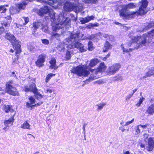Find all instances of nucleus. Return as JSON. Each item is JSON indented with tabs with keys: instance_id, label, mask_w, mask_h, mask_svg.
Segmentation results:
<instances>
[{
	"instance_id": "obj_4",
	"label": "nucleus",
	"mask_w": 154,
	"mask_h": 154,
	"mask_svg": "<svg viewBox=\"0 0 154 154\" xmlns=\"http://www.w3.org/2000/svg\"><path fill=\"white\" fill-rule=\"evenodd\" d=\"M71 72L79 76L84 77L87 76L90 74L89 71L80 66L73 67L71 70Z\"/></svg>"
},
{
	"instance_id": "obj_20",
	"label": "nucleus",
	"mask_w": 154,
	"mask_h": 154,
	"mask_svg": "<svg viewBox=\"0 0 154 154\" xmlns=\"http://www.w3.org/2000/svg\"><path fill=\"white\" fill-rule=\"evenodd\" d=\"M146 112L150 115L154 114V104H152L149 106Z\"/></svg>"
},
{
	"instance_id": "obj_59",
	"label": "nucleus",
	"mask_w": 154,
	"mask_h": 154,
	"mask_svg": "<svg viewBox=\"0 0 154 154\" xmlns=\"http://www.w3.org/2000/svg\"><path fill=\"white\" fill-rule=\"evenodd\" d=\"M140 146L141 148H144L145 145L143 143H141L140 144Z\"/></svg>"
},
{
	"instance_id": "obj_27",
	"label": "nucleus",
	"mask_w": 154,
	"mask_h": 154,
	"mask_svg": "<svg viewBox=\"0 0 154 154\" xmlns=\"http://www.w3.org/2000/svg\"><path fill=\"white\" fill-rule=\"evenodd\" d=\"M30 125L29 124L26 122H24L23 124L21 125V128L24 129H30Z\"/></svg>"
},
{
	"instance_id": "obj_6",
	"label": "nucleus",
	"mask_w": 154,
	"mask_h": 154,
	"mask_svg": "<svg viewBox=\"0 0 154 154\" xmlns=\"http://www.w3.org/2000/svg\"><path fill=\"white\" fill-rule=\"evenodd\" d=\"M140 3V6L139 10V14L141 15L146 14L147 12L146 8L148 5L147 0H142Z\"/></svg>"
},
{
	"instance_id": "obj_10",
	"label": "nucleus",
	"mask_w": 154,
	"mask_h": 154,
	"mask_svg": "<svg viewBox=\"0 0 154 154\" xmlns=\"http://www.w3.org/2000/svg\"><path fill=\"white\" fill-rule=\"evenodd\" d=\"M8 94L11 95L15 96L17 95L18 93L17 89L13 86H8L6 88Z\"/></svg>"
},
{
	"instance_id": "obj_3",
	"label": "nucleus",
	"mask_w": 154,
	"mask_h": 154,
	"mask_svg": "<svg viewBox=\"0 0 154 154\" xmlns=\"http://www.w3.org/2000/svg\"><path fill=\"white\" fill-rule=\"evenodd\" d=\"M5 37L12 44L14 49L16 51L15 52L16 54L20 53L21 52L20 42L16 40L14 35L9 33H7Z\"/></svg>"
},
{
	"instance_id": "obj_8",
	"label": "nucleus",
	"mask_w": 154,
	"mask_h": 154,
	"mask_svg": "<svg viewBox=\"0 0 154 154\" xmlns=\"http://www.w3.org/2000/svg\"><path fill=\"white\" fill-rule=\"evenodd\" d=\"M120 67V65L119 63L114 64L109 67L108 69L109 72L110 74H113L118 71Z\"/></svg>"
},
{
	"instance_id": "obj_56",
	"label": "nucleus",
	"mask_w": 154,
	"mask_h": 154,
	"mask_svg": "<svg viewBox=\"0 0 154 154\" xmlns=\"http://www.w3.org/2000/svg\"><path fill=\"white\" fill-rule=\"evenodd\" d=\"M103 82V81L102 80H99L96 81V82L97 83L100 84H101Z\"/></svg>"
},
{
	"instance_id": "obj_42",
	"label": "nucleus",
	"mask_w": 154,
	"mask_h": 154,
	"mask_svg": "<svg viewBox=\"0 0 154 154\" xmlns=\"http://www.w3.org/2000/svg\"><path fill=\"white\" fill-rule=\"evenodd\" d=\"M144 100V98L143 97H142L140 98V100H139L138 102L136 104V106L138 107L140 106L141 104L143 102Z\"/></svg>"
},
{
	"instance_id": "obj_11",
	"label": "nucleus",
	"mask_w": 154,
	"mask_h": 154,
	"mask_svg": "<svg viewBox=\"0 0 154 154\" xmlns=\"http://www.w3.org/2000/svg\"><path fill=\"white\" fill-rule=\"evenodd\" d=\"M153 36H154V29L151 30V32H148L147 34V36H146L145 38H142V41L140 43V45H144L146 42V40H147V38H149L151 39H152L151 38H152Z\"/></svg>"
},
{
	"instance_id": "obj_54",
	"label": "nucleus",
	"mask_w": 154,
	"mask_h": 154,
	"mask_svg": "<svg viewBox=\"0 0 154 154\" xmlns=\"http://www.w3.org/2000/svg\"><path fill=\"white\" fill-rule=\"evenodd\" d=\"M133 94H130L129 95L126 97V99H129L133 96Z\"/></svg>"
},
{
	"instance_id": "obj_30",
	"label": "nucleus",
	"mask_w": 154,
	"mask_h": 154,
	"mask_svg": "<svg viewBox=\"0 0 154 154\" xmlns=\"http://www.w3.org/2000/svg\"><path fill=\"white\" fill-rule=\"evenodd\" d=\"M136 4L135 3H130L128 5H124V6L126 7V8L128 9H132L134 8L136 6Z\"/></svg>"
},
{
	"instance_id": "obj_49",
	"label": "nucleus",
	"mask_w": 154,
	"mask_h": 154,
	"mask_svg": "<svg viewBox=\"0 0 154 154\" xmlns=\"http://www.w3.org/2000/svg\"><path fill=\"white\" fill-rule=\"evenodd\" d=\"M148 124H146L144 125H139V126H140V127H141L142 128L145 129L147 128L148 126H149Z\"/></svg>"
},
{
	"instance_id": "obj_62",
	"label": "nucleus",
	"mask_w": 154,
	"mask_h": 154,
	"mask_svg": "<svg viewBox=\"0 0 154 154\" xmlns=\"http://www.w3.org/2000/svg\"><path fill=\"white\" fill-rule=\"evenodd\" d=\"M27 136H30L31 137H33L34 138V139L35 138V137L34 136H33V135H32V134H27Z\"/></svg>"
},
{
	"instance_id": "obj_61",
	"label": "nucleus",
	"mask_w": 154,
	"mask_h": 154,
	"mask_svg": "<svg viewBox=\"0 0 154 154\" xmlns=\"http://www.w3.org/2000/svg\"><path fill=\"white\" fill-rule=\"evenodd\" d=\"M86 125V124H84L83 125L82 128H83V131L85 130V127Z\"/></svg>"
},
{
	"instance_id": "obj_37",
	"label": "nucleus",
	"mask_w": 154,
	"mask_h": 154,
	"mask_svg": "<svg viewBox=\"0 0 154 154\" xmlns=\"http://www.w3.org/2000/svg\"><path fill=\"white\" fill-rule=\"evenodd\" d=\"M60 34L57 33H54L52 35V38H55L57 40H59V37H60Z\"/></svg>"
},
{
	"instance_id": "obj_45",
	"label": "nucleus",
	"mask_w": 154,
	"mask_h": 154,
	"mask_svg": "<svg viewBox=\"0 0 154 154\" xmlns=\"http://www.w3.org/2000/svg\"><path fill=\"white\" fill-rule=\"evenodd\" d=\"M98 35L100 36H101V37L102 36V37H104L105 38H107L108 36V35L107 34H105L101 33L100 32L98 33Z\"/></svg>"
},
{
	"instance_id": "obj_57",
	"label": "nucleus",
	"mask_w": 154,
	"mask_h": 154,
	"mask_svg": "<svg viewBox=\"0 0 154 154\" xmlns=\"http://www.w3.org/2000/svg\"><path fill=\"white\" fill-rule=\"evenodd\" d=\"M28 49H29L30 51H33V47L32 46H31L30 47H28Z\"/></svg>"
},
{
	"instance_id": "obj_46",
	"label": "nucleus",
	"mask_w": 154,
	"mask_h": 154,
	"mask_svg": "<svg viewBox=\"0 0 154 154\" xmlns=\"http://www.w3.org/2000/svg\"><path fill=\"white\" fill-rule=\"evenodd\" d=\"M42 42L45 45H48L49 43V41L46 39H42Z\"/></svg>"
},
{
	"instance_id": "obj_23",
	"label": "nucleus",
	"mask_w": 154,
	"mask_h": 154,
	"mask_svg": "<svg viewBox=\"0 0 154 154\" xmlns=\"http://www.w3.org/2000/svg\"><path fill=\"white\" fill-rule=\"evenodd\" d=\"M154 73V67H152L151 68V70H150L148 72L146 75L140 78V79H143L146 78L147 77L150 76L152 75H153Z\"/></svg>"
},
{
	"instance_id": "obj_7",
	"label": "nucleus",
	"mask_w": 154,
	"mask_h": 154,
	"mask_svg": "<svg viewBox=\"0 0 154 154\" xmlns=\"http://www.w3.org/2000/svg\"><path fill=\"white\" fill-rule=\"evenodd\" d=\"M29 100L30 103L27 102L26 103V106L28 108L31 107V109H32V106H39L43 103L42 102H40L34 105L35 103V100L34 98L32 96L30 97L29 98Z\"/></svg>"
},
{
	"instance_id": "obj_29",
	"label": "nucleus",
	"mask_w": 154,
	"mask_h": 154,
	"mask_svg": "<svg viewBox=\"0 0 154 154\" xmlns=\"http://www.w3.org/2000/svg\"><path fill=\"white\" fill-rule=\"evenodd\" d=\"M34 94L35 97L37 100H40L43 98L44 96L41 94L38 91L34 93Z\"/></svg>"
},
{
	"instance_id": "obj_2",
	"label": "nucleus",
	"mask_w": 154,
	"mask_h": 154,
	"mask_svg": "<svg viewBox=\"0 0 154 154\" xmlns=\"http://www.w3.org/2000/svg\"><path fill=\"white\" fill-rule=\"evenodd\" d=\"M78 35L76 33H72L69 38L66 39V42H64L65 45L63 48L66 47L68 48L71 49L75 47L79 49L81 52H84L87 51L83 44L78 42Z\"/></svg>"
},
{
	"instance_id": "obj_38",
	"label": "nucleus",
	"mask_w": 154,
	"mask_h": 154,
	"mask_svg": "<svg viewBox=\"0 0 154 154\" xmlns=\"http://www.w3.org/2000/svg\"><path fill=\"white\" fill-rule=\"evenodd\" d=\"M106 104L104 103H102L98 105H97V106L98 107L97 109L99 110H101L102 109L103 107L105 106Z\"/></svg>"
},
{
	"instance_id": "obj_47",
	"label": "nucleus",
	"mask_w": 154,
	"mask_h": 154,
	"mask_svg": "<svg viewBox=\"0 0 154 154\" xmlns=\"http://www.w3.org/2000/svg\"><path fill=\"white\" fill-rule=\"evenodd\" d=\"M66 57L67 60H69L71 57V54L69 51H67L66 52Z\"/></svg>"
},
{
	"instance_id": "obj_17",
	"label": "nucleus",
	"mask_w": 154,
	"mask_h": 154,
	"mask_svg": "<svg viewBox=\"0 0 154 154\" xmlns=\"http://www.w3.org/2000/svg\"><path fill=\"white\" fill-rule=\"evenodd\" d=\"M154 147V139L153 138H149L148 139L147 150L149 151H151L152 150Z\"/></svg>"
},
{
	"instance_id": "obj_40",
	"label": "nucleus",
	"mask_w": 154,
	"mask_h": 154,
	"mask_svg": "<svg viewBox=\"0 0 154 154\" xmlns=\"http://www.w3.org/2000/svg\"><path fill=\"white\" fill-rule=\"evenodd\" d=\"M22 19L24 21V23H23V26L26 24L29 21V19L28 17H23Z\"/></svg>"
},
{
	"instance_id": "obj_12",
	"label": "nucleus",
	"mask_w": 154,
	"mask_h": 154,
	"mask_svg": "<svg viewBox=\"0 0 154 154\" xmlns=\"http://www.w3.org/2000/svg\"><path fill=\"white\" fill-rule=\"evenodd\" d=\"M119 15L121 17L127 18L130 15L127 11V9L124 5L122 6V9L119 11Z\"/></svg>"
},
{
	"instance_id": "obj_13",
	"label": "nucleus",
	"mask_w": 154,
	"mask_h": 154,
	"mask_svg": "<svg viewBox=\"0 0 154 154\" xmlns=\"http://www.w3.org/2000/svg\"><path fill=\"white\" fill-rule=\"evenodd\" d=\"M8 21L4 22L2 26V29H3V31H5V32H7L8 30V28L10 26L11 22V21H10V20H11V17H8Z\"/></svg>"
},
{
	"instance_id": "obj_51",
	"label": "nucleus",
	"mask_w": 154,
	"mask_h": 154,
	"mask_svg": "<svg viewBox=\"0 0 154 154\" xmlns=\"http://www.w3.org/2000/svg\"><path fill=\"white\" fill-rule=\"evenodd\" d=\"M94 79V78L92 76H91L89 77V79H88L86 80V83H87V82H88L90 81H91Z\"/></svg>"
},
{
	"instance_id": "obj_53",
	"label": "nucleus",
	"mask_w": 154,
	"mask_h": 154,
	"mask_svg": "<svg viewBox=\"0 0 154 154\" xmlns=\"http://www.w3.org/2000/svg\"><path fill=\"white\" fill-rule=\"evenodd\" d=\"M46 93H52V90L51 89H48L46 92H45Z\"/></svg>"
},
{
	"instance_id": "obj_52",
	"label": "nucleus",
	"mask_w": 154,
	"mask_h": 154,
	"mask_svg": "<svg viewBox=\"0 0 154 154\" xmlns=\"http://www.w3.org/2000/svg\"><path fill=\"white\" fill-rule=\"evenodd\" d=\"M143 136L144 137V138L145 140L146 141V139L148 138V136H149V135L148 134H147V133H145L143 134Z\"/></svg>"
},
{
	"instance_id": "obj_9",
	"label": "nucleus",
	"mask_w": 154,
	"mask_h": 154,
	"mask_svg": "<svg viewBox=\"0 0 154 154\" xmlns=\"http://www.w3.org/2000/svg\"><path fill=\"white\" fill-rule=\"evenodd\" d=\"M46 55L44 54H41L38 57V59L35 62L36 66L38 67H41L43 66V63L45 61V58Z\"/></svg>"
},
{
	"instance_id": "obj_5",
	"label": "nucleus",
	"mask_w": 154,
	"mask_h": 154,
	"mask_svg": "<svg viewBox=\"0 0 154 154\" xmlns=\"http://www.w3.org/2000/svg\"><path fill=\"white\" fill-rule=\"evenodd\" d=\"M141 41L142 37L140 36H134L133 37L131 40L128 43L127 45L128 46H127V47H130L132 45H133L134 43L135 44L137 43V45H138V42H139V45L137 47H135L134 48V49H138L143 45H140V43Z\"/></svg>"
},
{
	"instance_id": "obj_63",
	"label": "nucleus",
	"mask_w": 154,
	"mask_h": 154,
	"mask_svg": "<svg viewBox=\"0 0 154 154\" xmlns=\"http://www.w3.org/2000/svg\"><path fill=\"white\" fill-rule=\"evenodd\" d=\"M137 90V89H134L133 90V93H132V94H134V93H135V92Z\"/></svg>"
},
{
	"instance_id": "obj_44",
	"label": "nucleus",
	"mask_w": 154,
	"mask_h": 154,
	"mask_svg": "<svg viewBox=\"0 0 154 154\" xmlns=\"http://www.w3.org/2000/svg\"><path fill=\"white\" fill-rule=\"evenodd\" d=\"M42 30L43 31L47 33L48 32V28L46 26L43 27Z\"/></svg>"
},
{
	"instance_id": "obj_19",
	"label": "nucleus",
	"mask_w": 154,
	"mask_h": 154,
	"mask_svg": "<svg viewBox=\"0 0 154 154\" xmlns=\"http://www.w3.org/2000/svg\"><path fill=\"white\" fill-rule=\"evenodd\" d=\"M29 1H30V0H24L22 2L19 3L18 4L19 9L20 10L24 9Z\"/></svg>"
},
{
	"instance_id": "obj_1",
	"label": "nucleus",
	"mask_w": 154,
	"mask_h": 154,
	"mask_svg": "<svg viewBox=\"0 0 154 154\" xmlns=\"http://www.w3.org/2000/svg\"><path fill=\"white\" fill-rule=\"evenodd\" d=\"M38 13L40 16H42L44 14L48 13L51 22L54 23L52 25L53 31H57L64 27L68 28L71 24L70 18H65L63 13L60 14L57 19H55V13L52 10L50 9L48 6H45L43 8H41Z\"/></svg>"
},
{
	"instance_id": "obj_35",
	"label": "nucleus",
	"mask_w": 154,
	"mask_h": 154,
	"mask_svg": "<svg viewBox=\"0 0 154 154\" xmlns=\"http://www.w3.org/2000/svg\"><path fill=\"white\" fill-rule=\"evenodd\" d=\"M88 49L90 51H92L94 49V47L93 46V44L92 42L89 41L88 44Z\"/></svg>"
},
{
	"instance_id": "obj_43",
	"label": "nucleus",
	"mask_w": 154,
	"mask_h": 154,
	"mask_svg": "<svg viewBox=\"0 0 154 154\" xmlns=\"http://www.w3.org/2000/svg\"><path fill=\"white\" fill-rule=\"evenodd\" d=\"M140 127V126H139V125L136 126L135 127L136 132L137 134L139 133L140 132V130L139 128Z\"/></svg>"
},
{
	"instance_id": "obj_22",
	"label": "nucleus",
	"mask_w": 154,
	"mask_h": 154,
	"mask_svg": "<svg viewBox=\"0 0 154 154\" xmlns=\"http://www.w3.org/2000/svg\"><path fill=\"white\" fill-rule=\"evenodd\" d=\"M56 60L55 59H52L50 61V63L51 64L50 68L54 69H57L58 66H57L56 64Z\"/></svg>"
},
{
	"instance_id": "obj_58",
	"label": "nucleus",
	"mask_w": 154,
	"mask_h": 154,
	"mask_svg": "<svg viewBox=\"0 0 154 154\" xmlns=\"http://www.w3.org/2000/svg\"><path fill=\"white\" fill-rule=\"evenodd\" d=\"M119 129L122 132H124L125 130V129H124L122 127H120Z\"/></svg>"
},
{
	"instance_id": "obj_14",
	"label": "nucleus",
	"mask_w": 154,
	"mask_h": 154,
	"mask_svg": "<svg viewBox=\"0 0 154 154\" xmlns=\"http://www.w3.org/2000/svg\"><path fill=\"white\" fill-rule=\"evenodd\" d=\"M94 17L92 16H88V17L84 18L80 17L79 18V20L81 22V24H84L86 23L89 22L91 20H94Z\"/></svg>"
},
{
	"instance_id": "obj_39",
	"label": "nucleus",
	"mask_w": 154,
	"mask_h": 154,
	"mask_svg": "<svg viewBox=\"0 0 154 154\" xmlns=\"http://www.w3.org/2000/svg\"><path fill=\"white\" fill-rule=\"evenodd\" d=\"M55 75V74H53V73H50L48 74L46 78V82H48V80L50 79L51 78L54 76Z\"/></svg>"
},
{
	"instance_id": "obj_34",
	"label": "nucleus",
	"mask_w": 154,
	"mask_h": 154,
	"mask_svg": "<svg viewBox=\"0 0 154 154\" xmlns=\"http://www.w3.org/2000/svg\"><path fill=\"white\" fill-rule=\"evenodd\" d=\"M11 107L9 105H4V110L5 112H8L11 110Z\"/></svg>"
},
{
	"instance_id": "obj_36",
	"label": "nucleus",
	"mask_w": 154,
	"mask_h": 154,
	"mask_svg": "<svg viewBox=\"0 0 154 154\" xmlns=\"http://www.w3.org/2000/svg\"><path fill=\"white\" fill-rule=\"evenodd\" d=\"M123 77L122 76H118L114 77L113 78V80L114 81H120L122 80Z\"/></svg>"
},
{
	"instance_id": "obj_16",
	"label": "nucleus",
	"mask_w": 154,
	"mask_h": 154,
	"mask_svg": "<svg viewBox=\"0 0 154 154\" xmlns=\"http://www.w3.org/2000/svg\"><path fill=\"white\" fill-rule=\"evenodd\" d=\"M106 68V66L103 63H101L98 67L96 69L93 70V72L95 73V74H97L98 72H103L105 70Z\"/></svg>"
},
{
	"instance_id": "obj_31",
	"label": "nucleus",
	"mask_w": 154,
	"mask_h": 154,
	"mask_svg": "<svg viewBox=\"0 0 154 154\" xmlns=\"http://www.w3.org/2000/svg\"><path fill=\"white\" fill-rule=\"evenodd\" d=\"M83 2L85 4H94L97 3L98 0H83Z\"/></svg>"
},
{
	"instance_id": "obj_55",
	"label": "nucleus",
	"mask_w": 154,
	"mask_h": 154,
	"mask_svg": "<svg viewBox=\"0 0 154 154\" xmlns=\"http://www.w3.org/2000/svg\"><path fill=\"white\" fill-rule=\"evenodd\" d=\"M11 76L14 77V78H15L16 77V75L15 74V73L14 72H13L11 73Z\"/></svg>"
},
{
	"instance_id": "obj_41",
	"label": "nucleus",
	"mask_w": 154,
	"mask_h": 154,
	"mask_svg": "<svg viewBox=\"0 0 154 154\" xmlns=\"http://www.w3.org/2000/svg\"><path fill=\"white\" fill-rule=\"evenodd\" d=\"M7 10L6 8H5V6H0V12L2 13H5Z\"/></svg>"
},
{
	"instance_id": "obj_50",
	"label": "nucleus",
	"mask_w": 154,
	"mask_h": 154,
	"mask_svg": "<svg viewBox=\"0 0 154 154\" xmlns=\"http://www.w3.org/2000/svg\"><path fill=\"white\" fill-rule=\"evenodd\" d=\"M134 120V119H133L131 121H130L127 122H126V123L124 125L126 126V125H128L132 123L133 122Z\"/></svg>"
},
{
	"instance_id": "obj_32",
	"label": "nucleus",
	"mask_w": 154,
	"mask_h": 154,
	"mask_svg": "<svg viewBox=\"0 0 154 154\" xmlns=\"http://www.w3.org/2000/svg\"><path fill=\"white\" fill-rule=\"evenodd\" d=\"M121 47L123 50V52L124 53H127L129 52V51H132L134 50L133 48H129V49L125 48H124L123 44H122L121 45Z\"/></svg>"
},
{
	"instance_id": "obj_24",
	"label": "nucleus",
	"mask_w": 154,
	"mask_h": 154,
	"mask_svg": "<svg viewBox=\"0 0 154 154\" xmlns=\"http://www.w3.org/2000/svg\"><path fill=\"white\" fill-rule=\"evenodd\" d=\"M112 45L108 42H106L104 45V48L103 51L105 52L111 49L112 48Z\"/></svg>"
},
{
	"instance_id": "obj_18",
	"label": "nucleus",
	"mask_w": 154,
	"mask_h": 154,
	"mask_svg": "<svg viewBox=\"0 0 154 154\" xmlns=\"http://www.w3.org/2000/svg\"><path fill=\"white\" fill-rule=\"evenodd\" d=\"M73 6L70 3H66L64 6V9L66 11H70L73 9Z\"/></svg>"
},
{
	"instance_id": "obj_33",
	"label": "nucleus",
	"mask_w": 154,
	"mask_h": 154,
	"mask_svg": "<svg viewBox=\"0 0 154 154\" xmlns=\"http://www.w3.org/2000/svg\"><path fill=\"white\" fill-rule=\"evenodd\" d=\"M99 26V24L98 23L94 24L90 23L88 25V26H87V27L88 29H91L94 27L98 26Z\"/></svg>"
},
{
	"instance_id": "obj_15",
	"label": "nucleus",
	"mask_w": 154,
	"mask_h": 154,
	"mask_svg": "<svg viewBox=\"0 0 154 154\" xmlns=\"http://www.w3.org/2000/svg\"><path fill=\"white\" fill-rule=\"evenodd\" d=\"M25 91L26 92L32 91L34 93L38 91V90L36 88V85L34 84L30 85L29 87H25Z\"/></svg>"
},
{
	"instance_id": "obj_60",
	"label": "nucleus",
	"mask_w": 154,
	"mask_h": 154,
	"mask_svg": "<svg viewBox=\"0 0 154 154\" xmlns=\"http://www.w3.org/2000/svg\"><path fill=\"white\" fill-rule=\"evenodd\" d=\"M23 26V25H21L20 24H16V27L17 28H19L21 26Z\"/></svg>"
},
{
	"instance_id": "obj_64",
	"label": "nucleus",
	"mask_w": 154,
	"mask_h": 154,
	"mask_svg": "<svg viewBox=\"0 0 154 154\" xmlns=\"http://www.w3.org/2000/svg\"><path fill=\"white\" fill-rule=\"evenodd\" d=\"M52 94V96H50V97H54L55 96V94L54 92H53Z\"/></svg>"
},
{
	"instance_id": "obj_26",
	"label": "nucleus",
	"mask_w": 154,
	"mask_h": 154,
	"mask_svg": "<svg viewBox=\"0 0 154 154\" xmlns=\"http://www.w3.org/2000/svg\"><path fill=\"white\" fill-rule=\"evenodd\" d=\"M154 26V22H152L150 23L146 24L145 27L143 29V31H145L149 29Z\"/></svg>"
},
{
	"instance_id": "obj_21",
	"label": "nucleus",
	"mask_w": 154,
	"mask_h": 154,
	"mask_svg": "<svg viewBox=\"0 0 154 154\" xmlns=\"http://www.w3.org/2000/svg\"><path fill=\"white\" fill-rule=\"evenodd\" d=\"M42 26V24L41 22H35L33 23V26L32 27V29L35 31L37 29L41 27Z\"/></svg>"
},
{
	"instance_id": "obj_25",
	"label": "nucleus",
	"mask_w": 154,
	"mask_h": 154,
	"mask_svg": "<svg viewBox=\"0 0 154 154\" xmlns=\"http://www.w3.org/2000/svg\"><path fill=\"white\" fill-rule=\"evenodd\" d=\"M14 121L13 118L9 119L8 120L5 121L4 122L5 125L6 127H9L13 125V123Z\"/></svg>"
},
{
	"instance_id": "obj_28",
	"label": "nucleus",
	"mask_w": 154,
	"mask_h": 154,
	"mask_svg": "<svg viewBox=\"0 0 154 154\" xmlns=\"http://www.w3.org/2000/svg\"><path fill=\"white\" fill-rule=\"evenodd\" d=\"M98 62V60L97 59L92 60L90 61L89 65L91 67H93L96 65Z\"/></svg>"
},
{
	"instance_id": "obj_48",
	"label": "nucleus",
	"mask_w": 154,
	"mask_h": 154,
	"mask_svg": "<svg viewBox=\"0 0 154 154\" xmlns=\"http://www.w3.org/2000/svg\"><path fill=\"white\" fill-rule=\"evenodd\" d=\"M13 83V81H9L8 82V83L6 85V88L8 87V86H12L11 84Z\"/></svg>"
}]
</instances>
